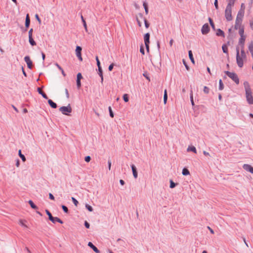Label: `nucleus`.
Returning <instances> with one entry per match:
<instances>
[{
    "mask_svg": "<svg viewBox=\"0 0 253 253\" xmlns=\"http://www.w3.org/2000/svg\"><path fill=\"white\" fill-rule=\"evenodd\" d=\"M244 86L246 92V98L247 102L251 105L253 104V97L249 83L247 81L244 83Z\"/></svg>",
    "mask_w": 253,
    "mask_h": 253,
    "instance_id": "f257e3e1",
    "label": "nucleus"
},
{
    "mask_svg": "<svg viewBox=\"0 0 253 253\" xmlns=\"http://www.w3.org/2000/svg\"><path fill=\"white\" fill-rule=\"evenodd\" d=\"M244 15V10L240 9L238 11L236 21L234 28L236 30L238 29V26H242V19Z\"/></svg>",
    "mask_w": 253,
    "mask_h": 253,
    "instance_id": "f03ea898",
    "label": "nucleus"
},
{
    "mask_svg": "<svg viewBox=\"0 0 253 253\" xmlns=\"http://www.w3.org/2000/svg\"><path fill=\"white\" fill-rule=\"evenodd\" d=\"M225 74L230 79H231L237 84H239V79L237 75L233 72H230L228 71H225Z\"/></svg>",
    "mask_w": 253,
    "mask_h": 253,
    "instance_id": "7ed1b4c3",
    "label": "nucleus"
},
{
    "mask_svg": "<svg viewBox=\"0 0 253 253\" xmlns=\"http://www.w3.org/2000/svg\"><path fill=\"white\" fill-rule=\"evenodd\" d=\"M236 50L237 64L239 67L242 68L244 65V62H243V58L241 57V56L240 55L239 47L238 46H237L236 47Z\"/></svg>",
    "mask_w": 253,
    "mask_h": 253,
    "instance_id": "20e7f679",
    "label": "nucleus"
},
{
    "mask_svg": "<svg viewBox=\"0 0 253 253\" xmlns=\"http://www.w3.org/2000/svg\"><path fill=\"white\" fill-rule=\"evenodd\" d=\"M59 110L63 114L65 115H69L68 113H70L72 111V109L70 104H69L67 106L61 107Z\"/></svg>",
    "mask_w": 253,
    "mask_h": 253,
    "instance_id": "39448f33",
    "label": "nucleus"
},
{
    "mask_svg": "<svg viewBox=\"0 0 253 253\" xmlns=\"http://www.w3.org/2000/svg\"><path fill=\"white\" fill-rule=\"evenodd\" d=\"M225 17L228 21H230L232 20V7L226 6L225 10Z\"/></svg>",
    "mask_w": 253,
    "mask_h": 253,
    "instance_id": "423d86ee",
    "label": "nucleus"
},
{
    "mask_svg": "<svg viewBox=\"0 0 253 253\" xmlns=\"http://www.w3.org/2000/svg\"><path fill=\"white\" fill-rule=\"evenodd\" d=\"M150 37V35L149 33H147L144 35V43L148 52H149Z\"/></svg>",
    "mask_w": 253,
    "mask_h": 253,
    "instance_id": "0eeeda50",
    "label": "nucleus"
},
{
    "mask_svg": "<svg viewBox=\"0 0 253 253\" xmlns=\"http://www.w3.org/2000/svg\"><path fill=\"white\" fill-rule=\"evenodd\" d=\"M210 27L208 23L203 25L202 27L201 32L203 35H207L210 32Z\"/></svg>",
    "mask_w": 253,
    "mask_h": 253,
    "instance_id": "6e6552de",
    "label": "nucleus"
},
{
    "mask_svg": "<svg viewBox=\"0 0 253 253\" xmlns=\"http://www.w3.org/2000/svg\"><path fill=\"white\" fill-rule=\"evenodd\" d=\"M24 60L27 64V67L29 69H31L32 68V61L31 60L29 56H26L24 57Z\"/></svg>",
    "mask_w": 253,
    "mask_h": 253,
    "instance_id": "1a4fd4ad",
    "label": "nucleus"
},
{
    "mask_svg": "<svg viewBox=\"0 0 253 253\" xmlns=\"http://www.w3.org/2000/svg\"><path fill=\"white\" fill-rule=\"evenodd\" d=\"M243 169L247 171L253 173V167L249 164H244L243 166Z\"/></svg>",
    "mask_w": 253,
    "mask_h": 253,
    "instance_id": "9d476101",
    "label": "nucleus"
},
{
    "mask_svg": "<svg viewBox=\"0 0 253 253\" xmlns=\"http://www.w3.org/2000/svg\"><path fill=\"white\" fill-rule=\"evenodd\" d=\"M88 246L90 248H91L95 253H100V251L91 242H88Z\"/></svg>",
    "mask_w": 253,
    "mask_h": 253,
    "instance_id": "9b49d317",
    "label": "nucleus"
},
{
    "mask_svg": "<svg viewBox=\"0 0 253 253\" xmlns=\"http://www.w3.org/2000/svg\"><path fill=\"white\" fill-rule=\"evenodd\" d=\"M246 40V36L240 37L239 40V44L241 45V47H244L245 42Z\"/></svg>",
    "mask_w": 253,
    "mask_h": 253,
    "instance_id": "f8f14e48",
    "label": "nucleus"
},
{
    "mask_svg": "<svg viewBox=\"0 0 253 253\" xmlns=\"http://www.w3.org/2000/svg\"><path fill=\"white\" fill-rule=\"evenodd\" d=\"M25 27L26 29L28 28L30 25V18L29 14H27L26 16L25 19Z\"/></svg>",
    "mask_w": 253,
    "mask_h": 253,
    "instance_id": "ddd939ff",
    "label": "nucleus"
},
{
    "mask_svg": "<svg viewBox=\"0 0 253 253\" xmlns=\"http://www.w3.org/2000/svg\"><path fill=\"white\" fill-rule=\"evenodd\" d=\"M50 221H51L53 223H55L56 222H59L60 224L63 223V221L57 217L53 216L52 219H51Z\"/></svg>",
    "mask_w": 253,
    "mask_h": 253,
    "instance_id": "4468645a",
    "label": "nucleus"
},
{
    "mask_svg": "<svg viewBox=\"0 0 253 253\" xmlns=\"http://www.w3.org/2000/svg\"><path fill=\"white\" fill-rule=\"evenodd\" d=\"M239 29V34L240 37H243L244 36V27L243 26H238Z\"/></svg>",
    "mask_w": 253,
    "mask_h": 253,
    "instance_id": "2eb2a0df",
    "label": "nucleus"
},
{
    "mask_svg": "<svg viewBox=\"0 0 253 253\" xmlns=\"http://www.w3.org/2000/svg\"><path fill=\"white\" fill-rule=\"evenodd\" d=\"M98 74L101 78V83H103V71H102L101 67H98Z\"/></svg>",
    "mask_w": 253,
    "mask_h": 253,
    "instance_id": "dca6fc26",
    "label": "nucleus"
},
{
    "mask_svg": "<svg viewBox=\"0 0 253 253\" xmlns=\"http://www.w3.org/2000/svg\"><path fill=\"white\" fill-rule=\"evenodd\" d=\"M48 103L49 104L50 106L53 109H55L57 107L56 103L54 102L51 99H49L48 100Z\"/></svg>",
    "mask_w": 253,
    "mask_h": 253,
    "instance_id": "f3484780",
    "label": "nucleus"
},
{
    "mask_svg": "<svg viewBox=\"0 0 253 253\" xmlns=\"http://www.w3.org/2000/svg\"><path fill=\"white\" fill-rule=\"evenodd\" d=\"M37 91H38V93L42 95V96L44 99H48V97H47V95L44 92H43L40 87L38 88Z\"/></svg>",
    "mask_w": 253,
    "mask_h": 253,
    "instance_id": "a211bd4d",
    "label": "nucleus"
},
{
    "mask_svg": "<svg viewBox=\"0 0 253 253\" xmlns=\"http://www.w3.org/2000/svg\"><path fill=\"white\" fill-rule=\"evenodd\" d=\"M216 35L217 36H220L222 37H225V34H224V32L222 30H221L220 29H218L217 30Z\"/></svg>",
    "mask_w": 253,
    "mask_h": 253,
    "instance_id": "6ab92c4d",
    "label": "nucleus"
},
{
    "mask_svg": "<svg viewBox=\"0 0 253 253\" xmlns=\"http://www.w3.org/2000/svg\"><path fill=\"white\" fill-rule=\"evenodd\" d=\"M82 48L80 46H77L76 48V56L81 55H82L81 52H82Z\"/></svg>",
    "mask_w": 253,
    "mask_h": 253,
    "instance_id": "aec40b11",
    "label": "nucleus"
},
{
    "mask_svg": "<svg viewBox=\"0 0 253 253\" xmlns=\"http://www.w3.org/2000/svg\"><path fill=\"white\" fill-rule=\"evenodd\" d=\"M29 204L30 205L31 208L34 210H37L38 209V207L34 203V202L32 200H29L28 201Z\"/></svg>",
    "mask_w": 253,
    "mask_h": 253,
    "instance_id": "412c9836",
    "label": "nucleus"
},
{
    "mask_svg": "<svg viewBox=\"0 0 253 253\" xmlns=\"http://www.w3.org/2000/svg\"><path fill=\"white\" fill-rule=\"evenodd\" d=\"M188 55H189V57L191 61L193 64H195L194 59V57H193V56L192 51L191 50H189L188 51Z\"/></svg>",
    "mask_w": 253,
    "mask_h": 253,
    "instance_id": "4be33fe9",
    "label": "nucleus"
},
{
    "mask_svg": "<svg viewBox=\"0 0 253 253\" xmlns=\"http://www.w3.org/2000/svg\"><path fill=\"white\" fill-rule=\"evenodd\" d=\"M170 185L169 187L170 188H174L176 185L178 184V183H175L172 179H170L169 180Z\"/></svg>",
    "mask_w": 253,
    "mask_h": 253,
    "instance_id": "5701e85b",
    "label": "nucleus"
},
{
    "mask_svg": "<svg viewBox=\"0 0 253 253\" xmlns=\"http://www.w3.org/2000/svg\"><path fill=\"white\" fill-rule=\"evenodd\" d=\"M187 151H192V152H194V153H197L196 149L195 147H194L193 146H189L188 148H187Z\"/></svg>",
    "mask_w": 253,
    "mask_h": 253,
    "instance_id": "b1692460",
    "label": "nucleus"
},
{
    "mask_svg": "<svg viewBox=\"0 0 253 253\" xmlns=\"http://www.w3.org/2000/svg\"><path fill=\"white\" fill-rule=\"evenodd\" d=\"M241 57H242L243 58H246V54L244 50V47H241Z\"/></svg>",
    "mask_w": 253,
    "mask_h": 253,
    "instance_id": "393cba45",
    "label": "nucleus"
},
{
    "mask_svg": "<svg viewBox=\"0 0 253 253\" xmlns=\"http://www.w3.org/2000/svg\"><path fill=\"white\" fill-rule=\"evenodd\" d=\"M29 43H30V44L32 46H34V45H36V42L34 40L32 37H29Z\"/></svg>",
    "mask_w": 253,
    "mask_h": 253,
    "instance_id": "a878e982",
    "label": "nucleus"
},
{
    "mask_svg": "<svg viewBox=\"0 0 253 253\" xmlns=\"http://www.w3.org/2000/svg\"><path fill=\"white\" fill-rule=\"evenodd\" d=\"M18 155L23 162H25L26 161V157L23 154H22L21 150H19L18 151Z\"/></svg>",
    "mask_w": 253,
    "mask_h": 253,
    "instance_id": "bb28decb",
    "label": "nucleus"
},
{
    "mask_svg": "<svg viewBox=\"0 0 253 253\" xmlns=\"http://www.w3.org/2000/svg\"><path fill=\"white\" fill-rule=\"evenodd\" d=\"M209 23L212 28V29L213 30H215V25H214V24L212 20V19L210 17L209 18Z\"/></svg>",
    "mask_w": 253,
    "mask_h": 253,
    "instance_id": "cd10ccee",
    "label": "nucleus"
},
{
    "mask_svg": "<svg viewBox=\"0 0 253 253\" xmlns=\"http://www.w3.org/2000/svg\"><path fill=\"white\" fill-rule=\"evenodd\" d=\"M81 17L82 21L83 22L84 27L85 30L86 31H87V25H86V22H85L83 16L82 14L81 15Z\"/></svg>",
    "mask_w": 253,
    "mask_h": 253,
    "instance_id": "c85d7f7f",
    "label": "nucleus"
},
{
    "mask_svg": "<svg viewBox=\"0 0 253 253\" xmlns=\"http://www.w3.org/2000/svg\"><path fill=\"white\" fill-rule=\"evenodd\" d=\"M224 88V84L222 81V80L220 79L219 81V87L218 89L220 90H223Z\"/></svg>",
    "mask_w": 253,
    "mask_h": 253,
    "instance_id": "c756f323",
    "label": "nucleus"
},
{
    "mask_svg": "<svg viewBox=\"0 0 253 253\" xmlns=\"http://www.w3.org/2000/svg\"><path fill=\"white\" fill-rule=\"evenodd\" d=\"M167 99H168L167 91V89H165L164 91V103L165 104H166Z\"/></svg>",
    "mask_w": 253,
    "mask_h": 253,
    "instance_id": "7c9ffc66",
    "label": "nucleus"
},
{
    "mask_svg": "<svg viewBox=\"0 0 253 253\" xmlns=\"http://www.w3.org/2000/svg\"><path fill=\"white\" fill-rule=\"evenodd\" d=\"M228 3L227 4V6L232 7L235 3V0H227Z\"/></svg>",
    "mask_w": 253,
    "mask_h": 253,
    "instance_id": "2f4dec72",
    "label": "nucleus"
},
{
    "mask_svg": "<svg viewBox=\"0 0 253 253\" xmlns=\"http://www.w3.org/2000/svg\"><path fill=\"white\" fill-rule=\"evenodd\" d=\"M143 5L144 6L145 11L146 14L148 13V7L146 2H143Z\"/></svg>",
    "mask_w": 253,
    "mask_h": 253,
    "instance_id": "473e14b6",
    "label": "nucleus"
},
{
    "mask_svg": "<svg viewBox=\"0 0 253 253\" xmlns=\"http://www.w3.org/2000/svg\"><path fill=\"white\" fill-rule=\"evenodd\" d=\"M132 174H137V169L136 167L134 165H131V166Z\"/></svg>",
    "mask_w": 253,
    "mask_h": 253,
    "instance_id": "72a5a7b5",
    "label": "nucleus"
},
{
    "mask_svg": "<svg viewBox=\"0 0 253 253\" xmlns=\"http://www.w3.org/2000/svg\"><path fill=\"white\" fill-rule=\"evenodd\" d=\"M45 211L46 214L48 216L49 220H50L51 219H52V217H53L51 213L48 210H45Z\"/></svg>",
    "mask_w": 253,
    "mask_h": 253,
    "instance_id": "f704fd0d",
    "label": "nucleus"
},
{
    "mask_svg": "<svg viewBox=\"0 0 253 253\" xmlns=\"http://www.w3.org/2000/svg\"><path fill=\"white\" fill-rule=\"evenodd\" d=\"M123 98L125 102H127L129 100V97L127 94H124L123 95Z\"/></svg>",
    "mask_w": 253,
    "mask_h": 253,
    "instance_id": "c9c22d12",
    "label": "nucleus"
},
{
    "mask_svg": "<svg viewBox=\"0 0 253 253\" xmlns=\"http://www.w3.org/2000/svg\"><path fill=\"white\" fill-rule=\"evenodd\" d=\"M222 49L223 50V52L225 53H228V47L226 45L223 44L222 46Z\"/></svg>",
    "mask_w": 253,
    "mask_h": 253,
    "instance_id": "e433bc0d",
    "label": "nucleus"
},
{
    "mask_svg": "<svg viewBox=\"0 0 253 253\" xmlns=\"http://www.w3.org/2000/svg\"><path fill=\"white\" fill-rule=\"evenodd\" d=\"M190 98V101H191V104H192V106H194L195 105V104H194V102L193 100L192 91H191Z\"/></svg>",
    "mask_w": 253,
    "mask_h": 253,
    "instance_id": "4c0bfd02",
    "label": "nucleus"
},
{
    "mask_svg": "<svg viewBox=\"0 0 253 253\" xmlns=\"http://www.w3.org/2000/svg\"><path fill=\"white\" fill-rule=\"evenodd\" d=\"M61 207H62V210H63V211H64V212H65L66 213H69V210H68V208L66 206L62 205Z\"/></svg>",
    "mask_w": 253,
    "mask_h": 253,
    "instance_id": "58836bf2",
    "label": "nucleus"
},
{
    "mask_svg": "<svg viewBox=\"0 0 253 253\" xmlns=\"http://www.w3.org/2000/svg\"><path fill=\"white\" fill-rule=\"evenodd\" d=\"M108 109H109L110 116L111 118H113L114 117V113L113 112L111 107L110 106H109L108 108Z\"/></svg>",
    "mask_w": 253,
    "mask_h": 253,
    "instance_id": "ea45409f",
    "label": "nucleus"
},
{
    "mask_svg": "<svg viewBox=\"0 0 253 253\" xmlns=\"http://www.w3.org/2000/svg\"><path fill=\"white\" fill-rule=\"evenodd\" d=\"M182 174H190V172L186 168H184L182 169Z\"/></svg>",
    "mask_w": 253,
    "mask_h": 253,
    "instance_id": "a19ab883",
    "label": "nucleus"
},
{
    "mask_svg": "<svg viewBox=\"0 0 253 253\" xmlns=\"http://www.w3.org/2000/svg\"><path fill=\"white\" fill-rule=\"evenodd\" d=\"M85 208L87 209V210L89 211H92L93 209L92 208V207L90 206L88 204H86L85 205Z\"/></svg>",
    "mask_w": 253,
    "mask_h": 253,
    "instance_id": "79ce46f5",
    "label": "nucleus"
},
{
    "mask_svg": "<svg viewBox=\"0 0 253 253\" xmlns=\"http://www.w3.org/2000/svg\"><path fill=\"white\" fill-rule=\"evenodd\" d=\"M203 91H204V93H205L206 94H208L210 91V88L208 87L205 86L204 87Z\"/></svg>",
    "mask_w": 253,
    "mask_h": 253,
    "instance_id": "37998d69",
    "label": "nucleus"
},
{
    "mask_svg": "<svg viewBox=\"0 0 253 253\" xmlns=\"http://www.w3.org/2000/svg\"><path fill=\"white\" fill-rule=\"evenodd\" d=\"M72 201L76 206H78L79 202L75 198L72 197Z\"/></svg>",
    "mask_w": 253,
    "mask_h": 253,
    "instance_id": "c03bdc74",
    "label": "nucleus"
},
{
    "mask_svg": "<svg viewBox=\"0 0 253 253\" xmlns=\"http://www.w3.org/2000/svg\"><path fill=\"white\" fill-rule=\"evenodd\" d=\"M76 82H77V88L78 89H80L81 87V80H77L76 81Z\"/></svg>",
    "mask_w": 253,
    "mask_h": 253,
    "instance_id": "a18cd8bd",
    "label": "nucleus"
},
{
    "mask_svg": "<svg viewBox=\"0 0 253 253\" xmlns=\"http://www.w3.org/2000/svg\"><path fill=\"white\" fill-rule=\"evenodd\" d=\"M95 59H96V64H97V67H101V66L100 62V61H99V60L98 59V56H96Z\"/></svg>",
    "mask_w": 253,
    "mask_h": 253,
    "instance_id": "49530a36",
    "label": "nucleus"
},
{
    "mask_svg": "<svg viewBox=\"0 0 253 253\" xmlns=\"http://www.w3.org/2000/svg\"><path fill=\"white\" fill-rule=\"evenodd\" d=\"M144 24H145V27L146 28H148L149 26H150L149 23H148V22L147 21V20L145 18H144Z\"/></svg>",
    "mask_w": 253,
    "mask_h": 253,
    "instance_id": "de8ad7c7",
    "label": "nucleus"
},
{
    "mask_svg": "<svg viewBox=\"0 0 253 253\" xmlns=\"http://www.w3.org/2000/svg\"><path fill=\"white\" fill-rule=\"evenodd\" d=\"M83 78L82 74L81 73H78L77 75V80H81V79Z\"/></svg>",
    "mask_w": 253,
    "mask_h": 253,
    "instance_id": "09e8293b",
    "label": "nucleus"
},
{
    "mask_svg": "<svg viewBox=\"0 0 253 253\" xmlns=\"http://www.w3.org/2000/svg\"><path fill=\"white\" fill-rule=\"evenodd\" d=\"M140 52H141V53L142 54L144 55L145 51H144V48L142 45L140 46Z\"/></svg>",
    "mask_w": 253,
    "mask_h": 253,
    "instance_id": "8fccbe9b",
    "label": "nucleus"
},
{
    "mask_svg": "<svg viewBox=\"0 0 253 253\" xmlns=\"http://www.w3.org/2000/svg\"><path fill=\"white\" fill-rule=\"evenodd\" d=\"M183 64L184 65L185 67V68L187 70L189 71V67L188 66V65L187 64L186 61L183 59Z\"/></svg>",
    "mask_w": 253,
    "mask_h": 253,
    "instance_id": "3c124183",
    "label": "nucleus"
},
{
    "mask_svg": "<svg viewBox=\"0 0 253 253\" xmlns=\"http://www.w3.org/2000/svg\"><path fill=\"white\" fill-rule=\"evenodd\" d=\"M214 5L215 9H218L219 7H218V0H214Z\"/></svg>",
    "mask_w": 253,
    "mask_h": 253,
    "instance_id": "603ef678",
    "label": "nucleus"
},
{
    "mask_svg": "<svg viewBox=\"0 0 253 253\" xmlns=\"http://www.w3.org/2000/svg\"><path fill=\"white\" fill-rule=\"evenodd\" d=\"M35 18H36V19L37 20V21H38L39 23L40 24H41V19L40 18V17H39V16L38 14H36L35 15Z\"/></svg>",
    "mask_w": 253,
    "mask_h": 253,
    "instance_id": "864d4df0",
    "label": "nucleus"
},
{
    "mask_svg": "<svg viewBox=\"0 0 253 253\" xmlns=\"http://www.w3.org/2000/svg\"><path fill=\"white\" fill-rule=\"evenodd\" d=\"M114 66V64L113 63H112L109 66V67H108V70L109 71H111L113 69V67Z\"/></svg>",
    "mask_w": 253,
    "mask_h": 253,
    "instance_id": "5fc2aeb1",
    "label": "nucleus"
},
{
    "mask_svg": "<svg viewBox=\"0 0 253 253\" xmlns=\"http://www.w3.org/2000/svg\"><path fill=\"white\" fill-rule=\"evenodd\" d=\"M84 225L86 228H87V229L89 228L90 224L87 221H84Z\"/></svg>",
    "mask_w": 253,
    "mask_h": 253,
    "instance_id": "6e6d98bb",
    "label": "nucleus"
},
{
    "mask_svg": "<svg viewBox=\"0 0 253 253\" xmlns=\"http://www.w3.org/2000/svg\"><path fill=\"white\" fill-rule=\"evenodd\" d=\"M90 160H91V158H90V156H86V157H85V158H84V160H85V162H90Z\"/></svg>",
    "mask_w": 253,
    "mask_h": 253,
    "instance_id": "4d7b16f0",
    "label": "nucleus"
},
{
    "mask_svg": "<svg viewBox=\"0 0 253 253\" xmlns=\"http://www.w3.org/2000/svg\"><path fill=\"white\" fill-rule=\"evenodd\" d=\"M33 32V29L32 28V29H31L29 30V33H28L29 37H32Z\"/></svg>",
    "mask_w": 253,
    "mask_h": 253,
    "instance_id": "13d9d810",
    "label": "nucleus"
},
{
    "mask_svg": "<svg viewBox=\"0 0 253 253\" xmlns=\"http://www.w3.org/2000/svg\"><path fill=\"white\" fill-rule=\"evenodd\" d=\"M49 198L52 200H55L54 196L51 193L49 194Z\"/></svg>",
    "mask_w": 253,
    "mask_h": 253,
    "instance_id": "bf43d9fd",
    "label": "nucleus"
},
{
    "mask_svg": "<svg viewBox=\"0 0 253 253\" xmlns=\"http://www.w3.org/2000/svg\"><path fill=\"white\" fill-rule=\"evenodd\" d=\"M19 222H20V224L22 226H24V227H27V226L23 223V220L20 219V220H19Z\"/></svg>",
    "mask_w": 253,
    "mask_h": 253,
    "instance_id": "052dcab7",
    "label": "nucleus"
},
{
    "mask_svg": "<svg viewBox=\"0 0 253 253\" xmlns=\"http://www.w3.org/2000/svg\"><path fill=\"white\" fill-rule=\"evenodd\" d=\"M65 91V93H66V95L67 98H69V93L68 89L67 88H66Z\"/></svg>",
    "mask_w": 253,
    "mask_h": 253,
    "instance_id": "680f3d73",
    "label": "nucleus"
},
{
    "mask_svg": "<svg viewBox=\"0 0 253 253\" xmlns=\"http://www.w3.org/2000/svg\"><path fill=\"white\" fill-rule=\"evenodd\" d=\"M54 65L60 70H61L62 69V67L57 63H55Z\"/></svg>",
    "mask_w": 253,
    "mask_h": 253,
    "instance_id": "e2e57ef3",
    "label": "nucleus"
},
{
    "mask_svg": "<svg viewBox=\"0 0 253 253\" xmlns=\"http://www.w3.org/2000/svg\"><path fill=\"white\" fill-rule=\"evenodd\" d=\"M250 27L252 29V30H253V20L250 21Z\"/></svg>",
    "mask_w": 253,
    "mask_h": 253,
    "instance_id": "0e129e2a",
    "label": "nucleus"
},
{
    "mask_svg": "<svg viewBox=\"0 0 253 253\" xmlns=\"http://www.w3.org/2000/svg\"><path fill=\"white\" fill-rule=\"evenodd\" d=\"M136 21L137 22V24L139 27L141 26V22L140 21V20L138 19V18H136Z\"/></svg>",
    "mask_w": 253,
    "mask_h": 253,
    "instance_id": "69168bd1",
    "label": "nucleus"
},
{
    "mask_svg": "<svg viewBox=\"0 0 253 253\" xmlns=\"http://www.w3.org/2000/svg\"><path fill=\"white\" fill-rule=\"evenodd\" d=\"M22 73H23V74L24 75V76L25 77H27V74H26V72L25 71L23 67H22Z\"/></svg>",
    "mask_w": 253,
    "mask_h": 253,
    "instance_id": "338daca9",
    "label": "nucleus"
},
{
    "mask_svg": "<svg viewBox=\"0 0 253 253\" xmlns=\"http://www.w3.org/2000/svg\"><path fill=\"white\" fill-rule=\"evenodd\" d=\"M12 107L16 112L18 113L19 112L18 109L14 105H12Z\"/></svg>",
    "mask_w": 253,
    "mask_h": 253,
    "instance_id": "774afa93",
    "label": "nucleus"
}]
</instances>
